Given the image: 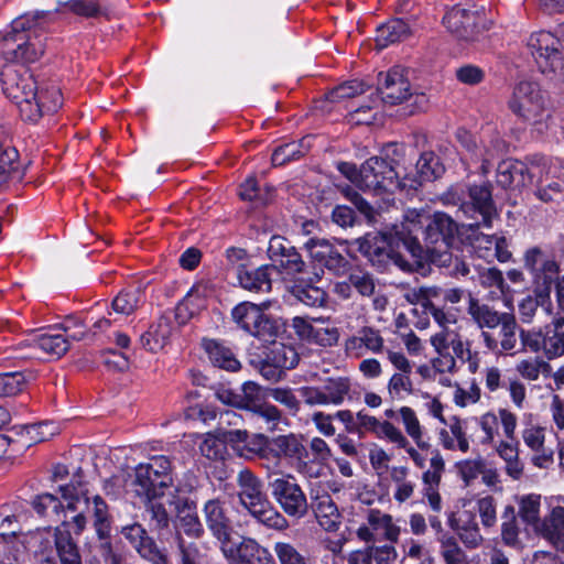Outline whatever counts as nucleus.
I'll use <instances>...</instances> for the list:
<instances>
[{
    "mask_svg": "<svg viewBox=\"0 0 564 564\" xmlns=\"http://www.w3.org/2000/svg\"><path fill=\"white\" fill-rule=\"evenodd\" d=\"M457 232L456 221L445 213L410 212L395 237L371 232L359 238L357 243L360 253L377 269L387 270L393 264L403 271H412L421 264L425 250L452 248Z\"/></svg>",
    "mask_w": 564,
    "mask_h": 564,
    "instance_id": "obj_1",
    "label": "nucleus"
},
{
    "mask_svg": "<svg viewBox=\"0 0 564 564\" xmlns=\"http://www.w3.org/2000/svg\"><path fill=\"white\" fill-rule=\"evenodd\" d=\"M2 90L19 108L23 120L37 121L44 113H53L63 104L55 85L39 88L33 74L23 65H7L1 73Z\"/></svg>",
    "mask_w": 564,
    "mask_h": 564,
    "instance_id": "obj_2",
    "label": "nucleus"
},
{
    "mask_svg": "<svg viewBox=\"0 0 564 564\" xmlns=\"http://www.w3.org/2000/svg\"><path fill=\"white\" fill-rule=\"evenodd\" d=\"M440 202L445 206H457L458 212L473 220L468 225L470 228L480 226L489 228L492 219L498 216L490 182L452 185L441 194Z\"/></svg>",
    "mask_w": 564,
    "mask_h": 564,
    "instance_id": "obj_3",
    "label": "nucleus"
},
{
    "mask_svg": "<svg viewBox=\"0 0 564 564\" xmlns=\"http://www.w3.org/2000/svg\"><path fill=\"white\" fill-rule=\"evenodd\" d=\"M36 20L21 15L12 21L2 37V55L11 63H31L44 53V45L34 29Z\"/></svg>",
    "mask_w": 564,
    "mask_h": 564,
    "instance_id": "obj_4",
    "label": "nucleus"
},
{
    "mask_svg": "<svg viewBox=\"0 0 564 564\" xmlns=\"http://www.w3.org/2000/svg\"><path fill=\"white\" fill-rule=\"evenodd\" d=\"M398 153L399 148L391 144L387 148V159L372 156L361 165V189L362 191H384L393 193L397 189L414 187L412 181L408 184V177L401 178L399 162L389 158V151Z\"/></svg>",
    "mask_w": 564,
    "mask_h": 564,
    "instance_id": "obj_5",
    "label": "nucleus"
},
{
    "mask_svg": "<svg viewBox=\"0 0 564 564\" xmlns=\"http://www.w3.org/2000/svg\"><path fill=\"white\" fill-rule=\"evenodd\" d=\"M527 46L541 73L564 80V50L558 37L549 31H536L528 37Z\"/></svg>",
    "mask_w": 564,
    "mask_h": 564,
    "instance_id": "obj_6",
    "label": "nucleus"
},
{
    "mask_svg": "<svg viewBox=\"0 0 564 564\" xmlns=\"http://www.w3.org/2000/svg\"><path fill=\"white\" fill-rule=\"evenodd\" d=\"M509 108L533 126H542L550 118L544 93L536 83L530 80L520 82L514 87Z\"/></svg>",
    "mask_w": 564,
    "mask_h": 564,
    "instance_id": "obj_7",
    "label": "nucleus"
},
{
    "mask_svg": "<svg viewBox=\"0 0 564 564\" xmlns=\"http://www.w3.org/2000/svg\"><path fill=\"white\" fill-rule=\"evenodd\" d=\"M522 350L533 354L543 352L549 359L564 355V317H554L543 328L520 329Z\"/></svg>",
    "mask_w": 564,
    "mask_h": 564,
    "instance_id": "obj_8",
    "label": "nucleus"
},
{
    "mask_svg": "<svg viewBox=\"0 0 564 564\" xmlns=\"http://www.w3.org/2000/svg\"><path fill=\"white\" fill-rule=\"evenodd\" d=\"M79 487L80 481L78 480L76 485L75 482H72L61 486L59 490L62 492L63 498L65 500H68L67 509L76 511L77 503H79L82 500L84 501L87 509H91L95 530L97 532L98 538L100 540H104V542L101 543L102 555L105 557V561L110 564V555L107 550V546L105 545L106 542H108L111 545V543L107 540L110 534V517L108 512V506L100 496H95L93 498V501H90L87 494L83 492V490L79 489Z\"/></svg>",
    "mask_w": 564,
    "mask_h": 564,
    "instance_id": "obj_9",
    "label": "nucleus"
},
{
    "mask_svg": "<svg viewBox=\"0 0 564 564\" xmlns=\"http://www.w3.org/2000/svg\"><path fill=\"white\" fill-rule=\"evenodd\" d=\"M172 482L170 459L166 456H154L149 463L135 467L132 485L140 497H160Z\"/></svg>",
    "mask_w": 564,
    "mask_h": 564,
    "instance_id": "obj_10",
    "label": "nucleus"
},
{
    "mask_svg": "<svg viewBox=\"0 0 564 564\" xmlns=\"http://www.w3.org/2000/svg\"><path fill=\"white\" fill-rule=\"evenodd\" d=\"M270 307V302L261 304L242 302L231 311L235 323L248 334L264 340H272L278 334L275 322L264 313Z\"/></svg>",
    "mask_w": 564,
    "mask_h": 564,
    "instance_id": "obj_11",
    "label": "nucleus"
},
{
    "mask_svg": "<svg viewBox=\"0 0 564 564\" xmlns=\"http://www.w3.org/2000/svg\"><path fill=\"white\" fill-rule=\"evenodd\" d=\"M268 486L272 498L288 517L299 520L307 514L306 495L293 475L275 477Z\"/></svg>",
    "mask_w": 564,
    "mask_h": 564,
    "instance_id": "obj_12",
    "label": "nucleus"
},
{
    "mask_svg": "<svg viewBox=\"0 0 564 564\" xmlns=\"http://www.w3.org/2000/svg\"><path fill=\"white\" fill-rule=\"evenodd\" d=\"M300 397L310 405H341L351 391V380L345 376L326 377L318 386H305L299 390Z\"/></svg>",
    "mask_w": 564,
    "mask_h": 564,
    "instance_id": "obj_13",
    "label": "nucleus"
},
{
    "mask_svg": "<svg viewBox=\"0 0 564 564\" xmlns=\"http://www.w3.org/2000/svg\"><path fill=\"white\" fill-rule=\"evenodd\" d=\"M443 24L457 39L475 41L486 30V19L478 10L455 6L443 18Z\"/></svg>",
    "mask_w": 564,
    "mask_h": 564,
    "instance_id": "obj_14",
    "label": "nucleus"
},
{
    "mask_svg": "<svg viewBox=\"0 0 564 564\" xmlns=\"http://www.w3.org/2000/svg\"><path fill=\"white\" fill-rule=\"evenodd\" d=\"M69 348L67 338L62 334H41L32 339L24 340L13 349L9 358L32 359L40 358L41 352L48 356L61 357Z\"/></svg>",
    "mask_w": 564,
    "mask_h": 564,
    "instance_id": "obj_15",
    "label": "nucleus"
},
{
    "mask_svg": "<svg viewBox=\"0 0 564 564\" xmlns=\"http://www.w3.org/2000/svg\"><path fill=\"white\" fill-rule=\"evenodd\" d=\"M383 533V539L397 543L401 534V528L394 523L393 517L380 509H367L365 522L356 530V536L366 543L376 541L377 532Z\"/></svg>",
    "mask_w": 564,
    "mask_h": 564,
    "instance_id": "obj_16",
    "label": "nucleus"
},
{
    "mask_svg": "<svg viewBox=\"0 0 564 564\" xmlns=\"http://www.w3.org/2000/svg\"><path fill=\"white\" fill-rule=\"evenodd\" d=\"M304 248L313 262L326 268L335 275H343L348 271L349 261L327 239L310 238Z\"/></svg>",
    "mask_w": 564,
    "mask_h": 564,
    "instance_id": "obj_17",
    "label": "nucleus"
},
{
    "mask_svg": "<svg viewBox=\"0 0 564 564\" xmlns=\"http://www.w3.org/2000/svg\"><path fill=\"white\" fill-rule=\"evenodd\" d=\"M304 248L313 262L326 268L335 275H343L348 271L349 261L327 239L310 238Z\"/></svg>",
    "mask_w": 564,
    "mask_h": 564,
    "instance_id": "obj_18",
    "label": "nucleus"
},
{
    "mask_svg": "<svg viewBox=\"0 0 564 564\" xmlns=\"http://www.w3.org/2000/svg\"><path fill=\"white\" fill-rule=\"evenodd\" d=\"M220 547L230 564H275L270 551L251 538L242 539L237 545L224 543Z\"/></svg>",
    "mask_w": 564,
    "mask_h": 564,
    "instance_id": "obj_19",
    "label": "nucleus"
},
{
    "mask_svg": "<svg viewBox=\"0 0 564 564\" xmlns=\"http://www.w3.org/2000/svg\"><path fill=\"white\" fill-rule=\"evenodd\" d=\"M166 502L174 507L177 539L181 538V533L192 538L203 535L204 528L198 518L195 501L186 497L167 495Z\"/></svg>",
    "mask_w": 564,
    "mask_h": 564,
    "instance_id": "obj_20",
    "label": "nucleus"
},
{
    "mask_svg": "<svg viewBox=\"0 0 564 564\" xmlns=\"http://www.w3.org/2000/svg\"><path fill=\"white\" fill-rule=\"evenodd\" d=\"M319 324H325V319L295 316L292 318L291 327L303 341L324 347L335 345L338 340V330L335 327L319 326Z\"/></svg>",
    "mask_w": 564,
    "mask_h": 564,
    "instance_id": "obj_21",
    "label": "nucleus"
},
{
    "mask_svg": "<svg viewBox=\"0 0 564 564\" xmlns=\"http://www.w3.org/2000/svg\"><path fill=\"white\" fill-rule=\"evenodd\" d=\"M543 158L539 159V162L532 163L531 167L524 162L519 160H505L498 164L497 167V183L503 188L521 187L525 186L531 178L536 174V169Z\"/></svg>",
    "mask_w": 564,
    "mask_h": 564,
    "instance_id": "obj_22",
    "label": "nucleus"
},
{
    "mask_svg": "<svg viewBox=\"0 0 564 564\" xmlns=\"http://www.w3.org/2000/svg\"><path fill=\"white\" fill-rule=\"evenodd\" d=\"M378 91L381 100L389 105L404 101L410 93V83L401 67H393L386 74L379 75Z\"/></svg>",
    "mask_w": 564,
    "mask_h": 564,
    "instance_id": "obj_23",
    "label": "nucleus"
},
{
    "mask_svg": "<svg viewBox=\"0 0 564 564\" xmlns=\"http://www.w3.org/2000/svg\"><path fill=\"white\" fill-rule=\"evenodd\" d=\"M203 513L206 525L212 534L220 542H230L231 520L225 508V502L218 498L209 499L204 503Z\"/></svg>",
    "mask_w": 564,
    "mask_h": 564,
    "instance_id": "obj_24",
    "label": "nucleus"
},
{
    "mask_svg": "<svg viewBox=\"0 0 564 564\" xmlns=\"http://www.w3.org/2000/svg\"><path fill=\"white\" fill-rule=\"evenodd\" d=\"M237 484L239 501L249 513L268 499L262 481L251 470H240Z\"/></svg>",
    "mask_w": 564,
    "mask_h": 564,
    "instance_id": "obj_25",
    "label": "nucleus"
},
{
    "mask_svg": "<svg viewBox=\"0 0 564 564\" xmlns=\"http://www.w3.org/2000/svg\"><path fill=\"white\" fill-rule=\"evenodd\" d=\"M177 329L176 316L172 313L163 314L150 330L141 336V344L147 350L158 351L169 344Z\"/></svg>",
    "mask_w": 564,
    "mask_h": 564,
    "instance_id": "obj_26",
    "label": "nucleus"
},
{
    "mask_svg": "<svg viewBox=\"0 0 564 564\" xmlns=\"http://www.w3.org/2000/svg\"><path fill=\"white\" fill-rule=\"evenodd\" d=\"M383 343L379 330L365 326L346 339L345 349L350 357L359 358L369 351L373 354L381 352Z\"/></svg>",
    "mask_w": 564,
    "mask_h": 564,
    "instance_id": "obj_27",
    "label": "nucleus"
},
{
    "mask_svg": "<svg viewBox=\"0 0 564 564\" xmlns=\"http://www.w3.org/2000/svg\"><path fill=\"white\" fill-rule=\"evenodd\" d=\"M500 332L499 336L500 339H497L494 334H491L488 330L481 332V338L484 341L485 347L495 352V354H505L508 351H511L517 346V329L518 324L516 316L510 313L506 319L502 321V323L499 325Z\"/></svg>",
    "mask_w": 564,
    "mask_h": 564,
    "instance_id": "obj_28",
    "label": "nucleus"
},
{
    "mask_svg": "<svg viewBox=\"0 0 564 564\" xmlns=\"http://www.w3.org/2000/svg\"><path fill=\"white\" fill-rule=\"evenodd\" d=\"M274 265L263 264L248 269L243 264L237 268V279L242 289L254 293H269L272 289Z\"/></svg>",
    "mask_w": 564,
    "mask_h": 564,
    "instance_id": "obj_29",
    "label": "nucleus"
},
{
    "mask_svg": "<svg viewBox=\"0 0 564 564\" xmlns=\"http://www.w3.org/2000/svg\"><path fill=\"white\" fill-rule=\"evenodd\" d=\"M269 455L274 467H278L281 458L302 459L305 447L295 434L279 435L270 441Z\"/></svg>",
    "mask_w": 564,
    "mask_h": 564,
    "instance_id": "obj_30",
    "label": "nucleus"
},
{
    "mask_svg": "<svg viewBox=\"0 0 564 564\" xmlns=\"http://www.w3.org/2000/svg\"><path fill=\"white\" fill-rule=\"evenodd\" d=\"M449 525L455 530L467 549H477L484 542L476 516L469 511L462 512L458 518H451Z\"/></svg>",
    "mask_w": 564,
    "mask_h": 564,
    "instance_id": "obj_31",
    "label": "nucleus"
},
{
    "mask_svg": "<svg viewBox=\"0 0 564 564\" xmlns=\"http://www.w3.org/2000/svg\"><path fill=\"white\" fill-rule=\"evenodd\" d=\"M468 314L478 328L485 330L497 328L503 319L510 314L507 312H498L488 304L480 303L475 297H469Z\"/></svg>",
    "mask_w": 564,
    "mask_h": 564,
    "instance_id": "obj_32",
    "label": "nucleus"
},
{
    "mask_svg": "<svg viewBox=\"0 0 564 564\" xmlns=\"http://www.w3.org/2000/svg\"><path fill=\"white\" fill-rule=\"evenodd\" d=\"M231 441H237L238 443H243V448L246 453L245 455L248 458H259L269 462V448L271 438L267 437L263 434H252L249 435L247 431L237 430L230 432Z\"/></svg>",
    "mask_w": 564,
    "mask_h": 564,
    "instance_id": "obj_33",
    "label": "nucleus"
},
{
    "mask_svg": "<svg viewBox=\"0 0 564 564\" xmlns=\"http://www.w3.org/2000/svg\"><path fill=\"white\" fill-rule=\"evenodd\" d=\"M357 431L355 434L364 436L366 433H372L379 438H386L389 442L397 433L398 429L390 421H379L376 416L358 411L356 413Z\"/></svg>",
    "mask_w": 564,
    "mask_h": 564,
    "instance_id": "obj_34",
    "label": "nucleus"
},
{
    "mask_svg": "<svg viewBox=\"0 0 564 564\" xmlns=\"http://www.w3.org/2000/svg\"><path fill=\"white\" fill-rule=\"evenodd\" d=\"M411 34L409 24L402 19H392L387 23L378 26L376 35V46L379 50L404 41Z\"/></svg>",
    "mask_w": 564,
    "mask_h": 564,
    "instance_id": "obj_35",
    "label": "nucleus"
},
{
    "mask_svg": "<svg viewBox=\"0 0 564 564\" xmlns=\"http://www.w3.org/2000/svg\"><path fill=\"white\" fill-rule=\"evenodd\" d=\"M541 532L557 551L564 552V507L552 509L550 516L541 523Z\"/></svg>",
    "mask_w": 564,
    "mask_h": 564,
    "instance_id": "obj_36",
    "label": "nucleus"
},
{
    "mask_svg": "<svg viewBox=\"0 0 564 564\" xmlns=\"http://www.w3.org/2000/svg\"><path fill=\"white\" fill-rule=\"evenodd\" d=\"M390 479L393 484V499L404 503L414 496L416 482L410 477V469L405 466H392Z\"/></svg>",
    "mask_w": 564,
    "mask_h": 564,
    "instance_id": "obj_37",
    "label": "nucleus"
},
{
    "mask_svg": "<svg viewBox=\"0 0 564 564\" xmlns=\"http://www.w3.org/2000/svg\"><path fill=\"white\" fill-rule=\"evenodd\" d=\"M121 534L131 543L137 552L143 557H153L159 549L154 541L148 535L147 531L139 523L126 525L121 529Z\"/></svg>",
    "mask_w": 564,
    "mask_h": 564,
    "instance_id": "obj_38",
    "label": "nucleus"
},
{
    "mask_svg": "<svg viewBox=\"0 0 564 564\" xmlns=\"http://www.w3.org/2000/svg\"><path fill=\"white\" fill-rule=\"evenodd\" d=\"M204 348L210 362L227 371H237L241 365L232 350L216 340H206Z\"/></svg>",
    "mask_w": 564,
    "mask_h": 564,
    "instance_id": "obj_39",
    "label": "nucleus"
},
{
    "mask_svg": "<svg viewBox=\"0 0 564 564\" xmlns=\"http://www.w3.org/2000/svg\"><path fill=\"white\" fill-rule=\"evenodd\" d=\"M23 177V171L20 169L19 153L12 147L0 144V186L10 181H20Z\"/></svg>",
    "mask_w": 564,
    "mask_h": 564,
    "instance_id": "obj_40",
    "label": "nucleus"
},
{
    "mask_svg": "<svg viewBox=\"0 0 564 564\" xmlns=\"http://www.w3.org/2000/svg\"><path fill=\"white\" fill-rule=\"evenodd\" d=\"M496 452L506 463V473L513 479H519L523 474V464L519 459V443L514 441H500Z\"/></svg>",
    "mask_w": 564,
    "mask_h": 564,
    "instance_id": "obj_41",
    "label": "nucleus"
},
{
    "mask_svg": "<svg viewBox=\"0 0 564 564\" xmlns=\"http://www.w3.org/2000/svg\"><path fill=\"white\" fill-rule=\"evenodd\" d=\"M507 151L506 142L499 137H494L488 141L482 142L478 145V150L475 151V162L481 163V173L488 174L492 162L502 155Z\"/></svg>",
    "mask_w": 564,
    "mask_h": 564,
    "instance_id": "obj_42",
    "label": "nucleus"
},
{
    "mask_svg": "<svg viewBox=\"0 0 564 564\" xmlns=\"http://www.w3.org/2000/svg\"><path fill=\"white\" fill-rule=\"evenodd\" d=\"M416 171L419 181L414 178H408V184L414 181V187L416 184L423 182H430L440 177L444 173V166L441 164L440 159L432 152L423 153L416 162Z\"/></svg>",
    "mask_w": 564,
    "mask_h": 564,
    "instance_id": "obj_43",
    "label": "nucleus"
},
{
    "mask_svg": "<svg viewBox=\"0 0 564 564\" xmlns=\"http://www.w3.org/2000/svg\"><path fill=\"white\" fill-rule=\"evenodd\" d=\"M250 514L256 518L260 523L264 524L270 529H274L278 531H284L289 529L290 523L285 516L279 512L267 499L264 502L257 507L254 510L250 512Z\"/></svg>",
    "mask_w": 564,
    "mask_h": 564,
    "instance_id": "obj_44",
    "label": "nucleus"
},
{
    "mask_svg": "<svg viewBox=\"0 0 564 564\" xmlns=\"http://www.w3.org/2000/svg\"><path fill=\"white\" fill-rule=\"evenodd\" d=\"M399 413L406 434L414 441L415 445L422 451H430L432 445L424 438L423 429L413 409L402 406Z\"/></svg>",
    "mask_w": 564,
    "mask_h": 564,
    "instance_id": "obj_45",
    "label": "nucleus"
},
{
    "mask_svg": "<svg viewBox=\"0 0 564 564\" xmlns=\"http://www.w3.org/2000/svg\"><path fill=\"white\" fill-rule=\"evenodd\" d=\"M315 516L321 527L326 531H334L339 524L338 508L329 496H322L315 506Z\"/></svg>",
    "mask_w": 564,
    "mask_h": 564,
    "instance_id": "obj_46",
    "label": "nucleus"
},
{
    "mask_svg": "<svg viewBox=\"0 0 564 564\" xmlns=\"http://www.w3.org/2000/svg\"><path fill=\"white\" fill-rule=\"evenodd\" d=\"M308 148L305 139L284 143L273 151L271 159L272 164L274 166H281L291 161H296L308 152Z\"/></svg>",
    "mask_w": 564,
    "mask_h": 564,
    "instance_id": "obj_47",
    "label": "nucleus"
},
{
    "mask_svg": "<svg viewBox=\"0 0 564 564\" xmlns=\"http://www.w3.org/2000/svg\"><path fill=\"white\" fill-rule=\"evenodd\" d=\"M269 360L275 364L283 371L293 369L299 364V354L296 350L282 343H273L267 352Z\"/></svg>",
    "mask_w": 564,
    "mask_h": 564,
    "instance_id": "obj_48",
    "label": "nucleus"
},
{
    "mask_svg": "<svg viewBox=\"0 0 564 564\" xmlns=\"http://www.w3.org/2000/svg\"><path fill=\"white\" fill-rule=\"evenodd\" d=\"M143 302V293L140 288L128 289L120 292L112 301L111 307L118 314L130 315Z\"/></svg>",
    "mask_w": 564,
    "mask_h": 564,
    "instance_id": "obj_49",
    "label": "nucleus"
},
{
    "mask_svg": "<svg viewBox=\"0 0 564 564\" xmlns=\"http://www.w3.org/2000/svg\"><path fill=\"white\" fill-rule=\"evenodd\" d=\"M55 546L61 564H82L77 545L73 542L68 532L57 530Z\"/></svg>",
    "mask_w": 564,
    "mask_h": 564,
    "instance_id": "obj_50",
    "label": "nucleus"
},
{
    "mask_svg": "<svg viewBox=\"0 0 564 564\" xmlns=\"http://www.w3.org/2000/svg\"><path fill=\"white\" fill-rule=\"evenodd\" d=\"M520 529L518 527L516 510L512 506H506L502 513L501 539L510 547L520 546Z\"/></svg>",
    "mask_w": 564,
    "mask_h": 564,
    "instance_id": "obj_51",
    "label": "nucleus"
},
{
    "mask_svg": "<svg viewBox=\"0 0 564 564\" xmlns=\"http://www.w3.org/2000/svg\"><path fill=\"white\" fill-rule=\"evenodd\" d=\"M445 471V460L436 448L431 451L430 467L422 474L424 489L438 488Z\"/></svg>",
    "mask_w": 564,
    "mask_h": 564,
    "instance_id": "obj_52",
    "label": "nucleus"
},
{
    "mask_svg": "<svg viewBox=\"0 0 564 564\" xmlns=\"http://www.w3.org/2000/svg\"><path fill=\"white\" fill-rule=\"evenodd\" d=\"M516 370L522 378L529 381H535L539 379L540 375L545 377L550 376L552 367L547 361L535 357L519 361L516 366Z\"/></svg>",
    "mask_w": 564,
    "mask_h": 564,
    "instance_id": "obj_53",
    "label": "nucleus"
},
{
    "mask_svg": "<svg viewBox=\"0 0 564 564\" xmlns=\"http://www.w3.org/2000/svg\"><path fill=\"white\" fill-rule=\"evenodd\" d=\"M388 395L391 401H403L414 392L411 373L394 372L387 384Z\"/></svg>",
    "mask_w": 564,
    "mask_h": 564,
    "instance_id": "obj_54",
    "label": "nucleus"
},
{
    "mask_svg": "<svg viewBox=\"0 0 564 564\" xmlns=\"http://www.w3.org/2000/svg\"><path fill=\"white\" fill-rule=\"evenodd\" d=\"M65 8L83 18H99L107 15V9L100 0H68Z\"/></svg>",
    "mask_w": 564,
    "mask_h": 564,
    "instance_id": "obj_55",
    "label": "nucleus"
},
{
    "mask_svg": "<svg viewBox=\"0 0 564 564\" xmlns=\"http://www.w3.org/2000/svg\"><path fill=\"white\" fill-rule=\"evenodd\" d=\"M438 541L441 544L440 552L445 564L465 563L467 561V555L459 546L455 536L444 533L440 536Z\"/></svg>",
    "mask_w": 564,
    "mask_h": 564,
    "instance_id": "obj_56",
    "label": "nucleus"
},
{
    "mask_svg": "<svg viewBox=\"0 0 564 564\" xmlns=\"http://www.w3.org/2000/svg\"><path fill=\"white\" fill-rule=\"evenodd\" d=\"M273 552L279 564H311L310 558L301 553L295 545L290 542H275L273 545Z\"/></svg>",
    "mask_w": 564,
    "mask_h": 564,
    "instance_id": "obj_57",
    "label": "nucleus"
},
{
    "mask_svg": "<svg viewBox=\"0 0 564 564\" xmlns=\"http://www.w3.org/2000/svg\"><path fill=\"white\" fill-rule=\"evenodd\" d=\"M149 506L147 511L150 513V520L156 529H165L170 523V516L165 509L167 496L163 494L160 497H144Z\"/></svg>",
    "mask_w": 564,
    "mask_h": 564,
    "instance_id": "obj_58",
    "label": "nucleus"
},
{
    "mask_svg": "<svg viewBox=\"0 0 564 564\" xmlns=\"http://www.w3.org/2000/svg\"><path fill=\"white\" fill-rule=\"evenodd\" d=\"M33 508L40 516L48 517L55 521L59 520L63 512L61 501L51 494H43L33 500Z\"/></svg>",
    "mask_w": 564,
    "mask_h": 564,
    "instance_id": "obj_59",
    "label": "nucleus"
},
{
    "mask_svg": "<svg viewBox=\"0 0 564 564\" xmlns=\"http://www.w3.org/2000/svg\"><path fill=\"white\" fill-rule=\"evenodd\" d=\"M293 294L301 303L311 307L323 306L326 302V292L323 289L311 284L305 286H295Z\"/></svg>",
    "mask_w": 564,
    "mask_h": 564,
    "instance_id": "obj_60",
    "label": "nucleus"
},
{
    "mask_svg": "<svg viewBox=\"0 0 564 564\" xmlns=\"http://www.w3.org/2000/svg\"><path fill=\"white\" fill-rule=\"evenodd\" d=\"M390 442L395 444L398 448L404 449L415 467L420 469L425 467V451L420 449L417 446L414 447L413 445H411L410 441L406 438V436L402 433L400 429H398L397 433L393 435Z\"/></svg>",
    "mask_w": 564,
    "mask_h": 564,
    "instance_id": "obj_61",
    "label": "nucleus"
},
{
    "mask_svg": "<svg viewBox=\"0 0 564 564\" xmlns=\"http://www.w3.org/2000/svg\"><path fill=\"white\" fill-rule=\"evenodd\" d=\"M540 496L529 495L521 499L519 514L521 519L532 525H536L540 521Z\"/></svg>",
    "mask_w": 564,
    "mask_h": 564,
    "instance_id": "obj_62",
    "label": "nucleus"
},
{
    "mask_svg": "<svg viewBox=\"0 0 564 564\" xmlns=\"http://www.w3.org/2000/svg\"><path fill=\"white\" fill-rule=\"evenodd\" d=\"M25 384V377L21 371L0 373V397H10L19 393Z\"/></svg>",
    "mask_w": 564,
    "mask_h": 564,
    "instance_id": "obj_63",
    "label": "nucleus"
},
{
    "mask_svg": "<svg viewBox=\"0 0 564 564\" xmlns=\"http://www.w3.org/2000/svg\"><path fill=\"white\" fill-rule=\"evenodd\" d=\"M398 553L394 546L384 544L380 546L371 545L367 549V554L364 558L365 564H392L397 560Z\"/></svg>",
    "mask_w": 564,
    "mask_h": 564,
    "instance_id": "obj_64",
    "label": "nucleus"
}]
</instances>
